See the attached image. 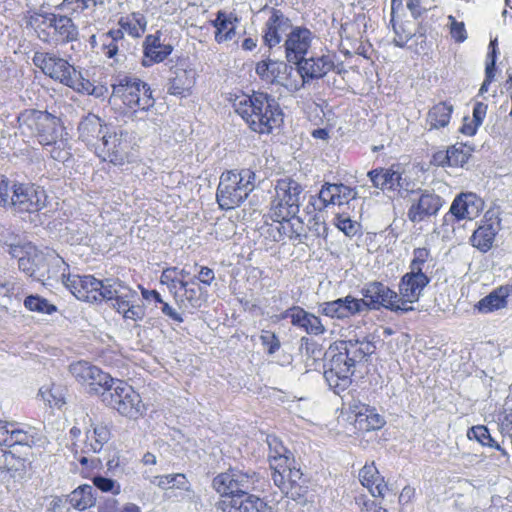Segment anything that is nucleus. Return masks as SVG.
<instances>
[{
    "label": "nucleus",
    "mask_w": 512,
    "mask_h": 512,
    "mask_svg": "<svg viewBox=\"0 0 512 512\" xmlns=\"http://www.w3.org/2000/svg\"><path fill=\"white\" fill-rule=\"evenodd\" d=\"M374 351L375 345L366 338L341 341L335 347H330L328 369L324 372L330 388L336 394L345 391L351 384L355 364Z\"/></svg>",
    "instance_id": "obj_1"
},
{
    "label": "nucleus",
    "mask_w": 512,
    "mask_h": 512,
    "mask_svg": "<svg viewBox=\"0 0 512 512\" xmlns=\"http://www.w3.org/2000/svg\"><path fill=\"white\" fill-rule=\"evenodd\" d=\"M229 101L234 111L256 133L269 134L283 122L278 102L267 93L257 92L249 95L239 92L231 94Z\"/></svg>",
    "instance_id": "obj_2"
},
{
    "label": "nucleus",
    "mask_w": 512,
    "mask_h": 512,
    "mask_svg": "<svg viewBox=\"0 0 512 512\" xmlns=\"http://www.w3.org/2000/svg\"><path fill=\"white\" fill-rule=\"evenodd\" d=\"M0 245L14 258H18L19 269L36 281L60 279L68 271V265L54 251L43 252L31 243L20 245L5 239L0 234Z\"/></svg>",
    "instance_id": "obj_3"
},
{
    "label": "nucleus",
    "mask_w": 512,
    "mask_h": 512,
    "mask_svg": "<svg viewBox=\"0 0 512 512\" xmlns=\"http://www.w3.org/2000/svg\"><path fill=\"white\" fill-rule=\"evenodd\" d=\"M33 63L51 79L77 92L91 94L94 89L92 83L83 78L81 72L56 54L36 52L33 56Z\"/></svg>",
    "instance_id": "obj_4"
},
{
    "label": "nucleus",
    "mask_w": 512,
    "mask_h": 512,
    "mask_svg": "<svg viewBox=\"0 0 512 512\" xmlns=\"http://www.w3.org/2000/svg\"><path fill=\"white\" fill-rule=\"evenodd\" d=\"M255 188V173L250 169L223 172L217 187L216 199L221 209L240 206Z\"/></svg>",
    "instance_id": "obj_5"
},
{
    "label": "nucleus",
    "mask_w": 512,
    "mask_h": 512,
    "mask_svg": "<svg viewBox=\"0 0 512 512\" xmlns=\"http://www.w3.org/2000/svg\"><path fill=\"white\" fill-rule=\"evenodd\" d=\"M18 122L21 134L36 137L43 146L63 135L60 119L47 112L26 110L19 115Z\"/></svg>",
    "instance_id": "obj_6"
},
{
    "label": "nucleus",
    "mask_w": 512,
    "mask_h": 512,
    "mask_svg": "<svg viewBox=\"0 0 512 512\" xmlns=\"http://www.w3.org/2000/svg\"><path fill=\"white\" fill-rule=\"evenodd\" d=\"M112 97L119 98L134 112L148 111L155 104L150 86L135 77L123 76L112 84Z\"/></svg>",
    "instance_id": "obj_7"
},
{
    "label": "nucleus",
    "mask_w": 512,
    "mask_h": 512,
    "mask_svg": "<svg viewBox=\"0 0 512 512\" xmlns=\"http://www.w3.org/2000/svg\"><path fill=\"white\" fill-rule=\"evenodd\" d=\"M102 401L121 415L131 419H137L145 412L140 395L132 386L119 379H114L109 389L102 393Z\"/></svg>",
    "instance_id": "obj_8"
},
{
    "label": "nucleus",
    "mask_w": 512,
    "mask_h": 512,
    "mask_svg": "<svg viewBox=\"0 0 512 512\" xmlns=\"http://www.w3.org/2000/svg\"><path fill=\"white\" fill-rule=\"evenodd\" d=\"M301 185L291 179H279L275 185V195L271 201L269 217L285 218L295 216L302 198Z\"/></svg>",
    "instance_id": "obj_9"
},
{
    "label": "nucleus",
    "mask_w": 512,
    "mask_h": 512,
    "mask_svg": "<svg viewBox=\"0 0 512 512\" xmlns=\"http://www.w3.org/2000/svg\"><path fill=\"white\" fill-rule=\"evenodd\" d=\"M59 280L78 300L91 303L104 300L112 283V280L101 281L92 275L71 274L69 270L62 273Z\"/></svg>",
    "instance_id": "obj_10"
},
{
    "label": "nucleus",
    "mask_w": 512,
    "mask_h": 512,
    "mask_svg": "<svg viewBox=\"0 0 512 512\" xmlns=\"http://www.w3.org/2000/svg\"><path fill=\"white\" fill-rule=\"evenodd\" d=\"M127 132L106 130L94 152L103 161L122 166L130 161V144Z\"/></svg>",
    "instance_id": "obj_11"
},
{
    "label": "nucleus",
    "mask_w": 512,
    "mask_h": 512,
    "mask_svg": "<svg viewBox=\"0 0 512 512\" xmlns=\"http://www.w3.org/2000/svg\"><path fill=\"white\" fill-rule=\"evenodd\" d=\"M257 482L258 477L254 472L229 469L218 474L213 479L212 485L220 495L238 498L246 495L249 490H253Z\"/></svg>",
    "instance_id": "obj_12"
},
{
    "label": "nucleus",
    "mask_w": 512,
    "mask_h": 512,
    "mask_svg": "<svg viewBox=\"0 0 512 512\" xmlns=\"http://www.w3.org/2000/svg\"><path fill=\"white\" fill-rule=\"evenodd\" d=\"M104 300H114L113 307L123 314L125 319L137 321L145 315L144 308L137 303L139 301L137 292L118 281L112 280Z\"/></svg>",
    "instance_id": "obj_13"
},
{
    "label": "nucleus",
    "mask_w": 512,
    "mask_h": 512,
    "mask_svg": "<svg viewBox=\"0 0 512 512\" xmlns=\"http://www.w3.org/2000/svg\"><path fill=\"white\" fill-rule=\"evenodd\" d=\"M72 376L90 392L101 394L109 389L114 379L100 368L86 361H78L69 366Z\"/></svg>",
    "instance_id": "obj_14"
},
{
    "label": "nucleus",
    "mask_w": 512,
    "mask_h": 512,
    "mask_svg": "<svg viewBox=\"0 0 512 512\" xmlns=\"http://www.w3.org/2000/svg\"><path fill=\"white\" fill-rule=\"evenodd\" d=\"M366 301L367 309H379L384 307L395 313H407V308L399 305L398 294L381 282H370L361 290Z\"/></svg>",
    "instance_id": "obj_15"
},
{
    "label": "nucleus",
    "mask_w": 512,
    "mask_h": 512,
    "mask_svg": "<svg viewBox=\"0 0 512 512\" xmlns=\"http://www.w3.org/2000/svg\"><path fill=\"white\" fill-rule=\"evenodd\" d=\"M31 22L39 27L52 29L51 33L57 42H70L77 39L78 29L72 19L64 15L53 13H35L31 16Z\"/></svg>",
    "instance_id": "obj_16"
},
{
    "label": "nucleus",
    "mask_w": 512,
    "mask_h": 512,
    "mask_svg": "<svg viewBox=\"0 0 512 512\" xmlns=\"http://www.w3.org/2000/svg\"><path fill=\"white\" fill-rule=\"evenodd\" d=\"M429 282L430 278L426 273L409 271L404 274L399 283V293H397L400 307L407 308L408 312L413 311V304L419 300Z\"/></svg>",
    "instance_id": "obj_17"
},
{
    "label": "nucleus",
    "mask_w": 512,
    "mask_h": 512,
    "mask_svg": "<svg viewBox=\"0 0 512 512\" xmlns=\"http://www.w3.org/2000/svg\"><path fill=\"white\" fill-rule=\"evenodd\" d=\"M314 39L315 36L309 29L301 26L293 27L284 43L287 61L293 64L300 62L312 47Z\"/></svg>",
    "instance_id": "obj_18"
},
{
    "label": "nucleus",
    "mask_w": 512,
    "mask_h": 512,
    "mask_svg": "<svg viewBox=\"0 0 512 512\" xmlns=\"http://www.w3.org/2000/svg\"><path fill=\"white\" fill-rule=\"evenodd\" d=\"M263 11L268 13L263 39L265 44L272 48L280 44L283 36H287L293 26L291 20L281 10L265 6Z\"/></svg>",
    "instance_id": "obj_19"
},
{
    "label": "nucleus",
    "mask_w": 512,
    "mask_h": 512,
    "mask_svg": "<svg viewBox=\"0 0 512 512\" xmlns=\"http://www.w3.org/2000/svg\"><path fill=\"white\" fill-rule=\"evenodd\" d=\"M270 218L273 222L262 227V234L266 239H269L273 242H282L286 239H300L303 226L298 218H295L294 216L285 218Z\"/></svg>",
    "instance_id": "obj_20"
},
{
    "label": "nucleus",
    "mask_w": 512,
    "mask_h": 512,
    "mask_svg": "<svg viewBox=\"0 0 512 512\" xmlns=\"http://www.w3.org/2000/svg\"><path fill=\"white\" fill-rule=\"evenodd\" d=\"M45 200V193L39 187L25 184L13 185V194L9 195L8 206H14L20 211H38Z\"/></svg>",
    "instance_id": "obj_21"
},
{
    "label": "nucleus",
    "mask_w": 512,
    "mask_h": 512,
    "mask_svg": "<svg viewBox=\"0 0 512 512\" xmlns=\"http://www.w3.org/2000/svg\"><path fill=\"white\" fill-rule=\"evenodd\" d=\"M442 206L443 200L440 196L424 191L417 200L413 201L407 216L411 222L419 223L436 215Z\"/></svg>",
    "instance_id": "obj_22"
},
{
    "label": "nucleus",
    "mask_w": 512,
    "mask_h": 512,
    "mask_svg": "<svg viewBox=\"0 0 512 512\" xmlns=\"http://www.w3.org/2000/svg\"><path fill=\"white\" fill-rule=\"evenodd\" d=\"M283 318H289L291 324L307 334L318 336L325 333L326 328L321 319L299 306H293L287 309Z\"/></svg>",
    "instance_id": "obj_23"
},
{
    "label": "nucleus",
    "mask_w": 512,
    "mask_h": 512,
    "mask_svg": "<svg viewBox=\"0 0 512 512\" xmlns=\"http://www.w3.org/2000/svg\"><path fill=\"white\" fill-rule=\"evenodd\" d=\"M484 202L475 193H461L453 200L450 213L458 220H472L483 210Z\"/></svg>",
    "instance_id": "obj_24"
},
{
    "label": "nucleus",
    "mask_w": 512,
    "mask_h": 512,
    "mask_svg": "<svg viewBox=\"0 0 512 512\" xmlns=\"http://www.w3.org/2000/svg\"><path fill=\"white\" fill-rule=\"evenodd\" d=\"M222 512H273L263 499L258 496L246 494L238 498H228L218 504Z\"/></svg>",
    "instance_id": "obj_25"
},
{
    "label": "nucleus",
    "mask_w": 512,
    "mask_h": 512,
    "mask_svg": "<svg viewBox=\"0 0 512 512\" xmlns=\"http://www.w3.org/2000/svg\"><path fill=\"white\" fill-rule=\"evenodd\" d=\"M350 413L354 415L355 427L360 431L378 430L383 427L385 420L376 413L374 408L353 400L349 404Z\"/></svg>",
    "instance_id": "obj_26"
},
{
    "label": "nucleus",
    "mask_w": 512,
    "mask_h": 512,
    "mask_svg": "<svg viewBox=\"0 0 512 512\" xmlns=\"http://www.w3.org/2000/svg\"><path fill=\"white\" fill-rule=\"evenodd\" d=\"M298 72L302 78V84L305 83L306 79L322 78L334 67V61L330 55H322L320 57H311L306 59L305 57L297 62ZM300 86H296L295 89H299Z\"/></svg>",
    "instance_id": "obj_27"
},
{
    "label": "nucleus",
    "mask_w": 512,
    "mask_h": 512,
    "mask_svg": "<svg viewBox=\"0 0 512 512\" xmlns=\"http://www.w3.org/2000/svg\"><path fill=\"white\" fill-rule=\"evenodd\" d=\"M356 194L354 189L342 183H325L322 185L318 197L323 207H328L329 205L341 206L355 199Z\"/></svg>",
    "instance_id": "obj_28"
},
{
    "label": "nucleus",
    "mask_w": 512,
    "mask_h": 512,
    "mask_svg": "<svg viewBox=\"0 0 512 512\" xmlns=\"http://www.w3.org/2000/svg\"><path fill=\"white\" fill-rule=\"evenodd\" d=\"M109 130L104 122L95 114H88L78 125V138L88 147L95 150L101 136Z\"/></svg>",
    "instance_id": "obj_29"
},
{
    "label": "nucleus",
    "mask_w": 512,
    "mask_h": 512,
    "mask_svg": "<svg viewBox=\"0 0 512 512\" xmlns=\"http://www.w3.org/2000/svg\"><path fill=\"white\" fill-rule=\"evenodd\" d=\"M144 478L162 490H178L185 493L189 498H191L193 494L191 483L183 473H172L157 476L144 474Z\"/></svg>",
    "instance_id": "obj_30"
},
{
    "label": "nucleus",
    "mask_w": 512,
    "mask_h": 512,
    "mask_svg": "<svg viewBox=\"0 0 512 512\" xmlns=\"http://www.w3.org/2000/svg\"><path fill=\"white\" fill-rule=\"evenodd\" d=\"M489 214L490 212L486 213V222L479 226L471 237L472 245L482 252H487L492 247L500 226L497 218L495 220H492V217L487 218Z\"/></svg>",
    "instance_id": "obj_31"
},
{
    "label": "nucleus",
    "mask_w": 512,
    "mask_h": 512,
    "mask_svg": "<svg viewBox=\"0 0 512 512\" xmlns=\"http://www.w3.org/2000/svg\"><path fill=\"white\" fill-rule=\"evenodd\" d=\"M172 52L170 45L162 44L157 35H148L144 41V58L142 64L145 67L165 60Z\"/></svg>",
    "instance_id": "obj_32"
},
{
    "label": "nucleus",
    "mask_w": 512,
    "mask_h": 512,
    "mask_svg": "<svg viewBox=\"0 0 512 512\" xmlns=\"http://www.w3.org/2000/svg\"><path fill=\"white\" fill-rule=\"evenodd\" d=\"M368 176L373 186L381 190L396 191L403 187L401 173L391 168L372 170Z\"/></svg>",
    "instance_id": "obj_33"
},
{
    "label": "nucleus",
    "mask_w": 512,
    "mask_h": 512,
    "mask_svg": "<svg viewBox=\"0 0 512 512\" xmlns=\"http://www.w3.org/2000/svg\"><path fill=\"white\" fill-rule=\"evenodd\" d=\"M237 23L238 19L233 13L219 11L216 19L212 21L216 29L215 41L220 44L233 40L236 35Z\"/></svg>",
    "instance_id": "obj_34"
},
{
    "label": "nucleus",
    "mask_w": 512,
    "mask_h": 512,
    "mask_svg": "<svg viewBox=\"0 0 512 512\" xmlns=\"http://www.w3.org/2000/svg\"><path fill=\"white\" fill-rule=\"evenodd\" d=\"M291 69L283 61L262 60L256 64V74L268 83H282L284 74Z\"/></svg>",
    "instance_id": "obj_35"
},
{
    "label": "nucleus",
    "mask_w": 512,
    "mask_h": 512,
    "mask_svg": "<svg viewBox=\"0 0 512 512\" xmlns=\"http://www.w3.org/2000/svg\"><path fill=\"white\" fill-rule=\"evenodd\" d=\"M359 479L373 496H383L386 484L373 463L365 465L359 472Z\"/></svg>",
    "instance_id": "obj_36"
},
{
    "label": "nucleus",
    "mask_w": 512,
    "mask_h": 512,
    "mask_svg": "<svg viewBox=\"0 0 512 512\" xmlns=\"http://www.w3.org/2000/svg\"><path fill=\"white\" fill-rule=\"evenodd\" d=\"M195 84V73L192 70L177 69L170 80L168 92L176 96H186Z\"/></svg>",
    "instance_id": "obj_37"
},
{
    "label": "nucleus",
    "mask_w": 512,
    "mask_h": 512,
    "mask_svg": "<svg viewBox=\"0 0 512 512\" xmlns=\"http://www.w3.org/2000/svg\"><path fill=\"white\" fill-rule=\"evenodd\" d=\"M110 439V431L103 424H95L92 429L86 431L84 453H98Z\"/></svg>",
    "instance_id": "obj_38"
},
{
    "label": "nucleus",
    "mask_w": 512,
    "mask_h": 512,
    "mask_svg": "<svg viewBox=\"0 0 512 512\" xmlns=\"http://www.w3.org/2000/svg\"><path fill=\"white\" fill-rule=\"evenodd\" d=\"M467 437L470 440H476L483 446L493 447L497 451H501V463L508 464L509 463V454L507 451L501 447L490 435L488 428L484 425L473 426L468 429Z\"/></svg>",
    "instance_id": "obj_39"
},
{
    "label": "nucleus",
    "mask_w": 512,
    "mask_h": 512,
    "mask_svg": "<svg viewBox=\"0 0 512 512\" xmlns=\"http://www.w3.org/2000/svg\"><path fill=\"white\" fill-rule=\"evenodd\" d=\"M453 105L448 102H440L434 105L428 112L427 124L429 129L446 127L451 119Z\"/></svg>",
    "instance_id": "obj_40"
},
{
    "label": "nucleus",
    "mask_w": 512,
    "mask_h": 512,
    "mask_svg": "<svg viewBox=\"0 0 512 512\" xmlns=\"http://www.w3.org/2000/svg\"><path fill=\"white\" fill-rule=\"evenodd\" d=\"M267 444L269 447V462L271 469H281L284 465H288L290 458L288 450L283 446L282 442L275 436L267 437Z\"/></svg>",
    "instance_id": "obj_41"
},
{
    "label": "nucleus",
    "mask_w": 512,
    "mask_h": 512,
    "mask_svg": "<svg viewBox=\"0 0 512 512\" xmlns=\"http://www.w3.org/2000/svg\"><path fill=\"white\" fill-rule=\"evenodd\" d=\"M509 296V288L508 287H499L489 295L481 299L477 308L479 311L483 313L492 312L494 310H498L506 306V299Z\"/></svg>",
    "instance_id": "obj_42"
},
{
    "label": "nucleus",
    "mask_w": 512,
    "mask_h": 512,
    "mask_svg": "<svg viewBox=\"0 0 512 512\" xmlns=\"http://www.w3.org/2000/svg\"><path fill=\"white\" fill-rule=\"evenodd\" d=\"M68 501L73 508L80 511L92 507L95 503L93 487L87 484L77 487L69 494Z\"/></svg>",
    "instance_id": "obj_43"
},
{
    "label": "nucleus",
    "mask_w": 512,
    "mask_h": 512,
    "mask_svg": "<svg viewBox=\"0 0 512 512\" xmlns=\"http://www.w3.org/2000/svg\"><path fill=\"white\" fill-rule=\"evenodd\" d=\"M118 25L128 35L138 38L144 34L147 21L144 15L140 13H132L121 17L118 21Z\"/></svg>",
    "instance_id": "obj_44"
},
{
    "label": "nucleus",
    "mask_w": 512,
    "mask_h": 512,
    "mask_svg": "<svg viewBox=\"0 0 512 512\" xmlns=\"http://www.w3.org/2000/svg\"><path fill=\"white\" fill-rule=\"evenodd\" d=\"M38 396L50 407L60 408L65 403L64 389L59 385H43Z\"/></svg>",
    "instance_id": "obj_45"
},
{
    "label": "nucleus",
    "mask_w": 512,
    "mask_h": 512,
    "mask_svg": "<svg viewBox=\"0 0 512 512\" xmlns=\"http://www.w3.org/2000/svg\"><path fill=\"white\" fill-rule=\"evenodd\" d=\"M36 441V432L34 429L29 428L28 430H24L18 428L16 424H12L8 440L9 447L15 445L32 447L36 443Z\"/></svg>",
    "instance_id": "obj_46"
},
{
    "label": "nucleus",
    "mask_w": 512,
    "mask_h": 512,
    "mask_svg": "<svg viewBox=\"0 0 512 512\" xmlns=\"http://www.w3.org/2000/svg\"><path fill=\"white\" fill-rule=\"evenodd\" d=\"M433 261L431 252L425 247L416 248L413 250L412 259L409 269L415 273H426Z\"/></svg>",
    "instance_id": "obj_47"
},
{
    "label": "nucleus",
    "mask_w": 512,
    "mask_h": 512,
    "mask_svg": "<svg viewBox=\"0 0 512 512\" xmlns=\"http://www.w3.org/2000/svg\"><path fill=\"white\" fill-rule=\"evenodd\" d=\"M24 306L29 311L43 314H52L56 311V307L53 304L38 295H30L26 297L24 300Z\"/></svg>",
    "instance_id": "obj_48"
},
{
    "label": "nucleus",
    "mask_w": 512,
    "mask_h": 512,
    "mask_svg": "<svg viewBox=\"0 0 512 512\" xmlns=\"http://www.w3.org/2000/svg\"><path fill=\"white\" fill-rule=\"evenodd\" d=\"M334 225L348 237H354L360 232L359 222L352 220L345 213H338L334 218Z\"/></svg>",
    "instance_id": "obj_49"
},
{
    "label": "nucleus",
    "mask_w": 512,
    "mask_h": 512,
    "mask_svg": "<svg viewBox=\"0 0 512 512\" xmlns=\"http://www.w3.org/2000/svg\"><path fill=\"white\" fill-rule=\"evenodd\" d=\"M46 146L50 148L49 149L50 156L56 161L64 163L71 156L70 148L68 146V141L66 138L63 137V135L61 137L57 138V140L55 142L48 144Z\"/></svg>",
    "instance_id": "obj_50"
},
{
    "label": "nucleus",
    "mask_w": 512,
    "mask_h": 512,
    "mask_svg": "<svg viewBox=\"0 0 512 512\" xmlns=\"http://www.w3.org/2000/svg\"><path fill=\"white\" fill-rule=\"evenodd\" d=\"M92 482L101 492L111 493L113 495H118L121 492L120 483L111 478H107L102 475H94L92 477Z\"/></svg>",
    "instance_id": "obj_51"
},
{
    "label": "nucleus",
    "mask_w": 512,
    "mask_h": 512,
    "mask_svg": "<svg viewBox=\"0 0 512 512\" xmlns=\"http://www.w3.org/2000/svg\"><path fill=\"white\" fill-rule=\"evenodd\" d=\"M344 298H339L334 301L325 302L322 304L321 312L322 314L331 317V318H346L345 315V307H344Z\"/></svg>",
    "instance_id": "obj_52"
},
{
    "label": "nucleus",
    "mask_w": 512,
    "mask_h": 512,
    "mask_svg": "<svg viewBox=\"0 0 512 512\" xmlns=\"http://www.w3.org/2000/svg\"><path fill=\"white\" fill-rule=\"evenodd\" d=\"M100 0H63L60 8L71 12H82L95 7Z\"/></svg>",
    "instance_id": "obj_53"
},
{
    "label": "nucleus",
    "mask_w": 512,
    "mask_h": 512,
    "mask_svg": "<svg viewBox=\"0 0 512 512\" xmlns=\"http://www.w3.org/2000/svg\"><path fill=\"white\" fill-rule=\"evenodd\" d=\"M274 484L285 494H289L291 487L288 479V465L281 469H271Z\"/></svg>",
    "instance_id": "obj_54"
},
{
    "label": "nucleus",
    "mask_w": 512,
    "mask_h": 512,
    "mask_svg": "<svg viewBox=\"0 0 512 512\" xmlns=\"http://www.w3.org/2000/svg\"><path fill=\"white\" fill-rule=\"evenodd\" d=\"M495 42H496V40L491 41V43H490V46L492 47V51H491V53L488 54V59H490V61L487 62V64H486V69H485L486 78L479 90L480 94H483L488 91V86L494 77L495 57H496Z\"/></svg>",
    "instance_id": "obj_55"
},
{
    "label": "nucleus",
    "mask_w": 512,
    "mask_h": 512,
    "mask_svg": "<svg viewBox=\"0 0 512 512\" xmlns=\"http://www.w3.org/2000/svg\"><path fill=\"white\" fill-rule=\"evenodd\" d=\"M179 287L184 291L181 299L182 302L187 301L192 307L199 306L200 299L198 294L200 288L189 287V281H183V279L179 280Z\"/></svg>",
    "instance_id": "obj_56"
},
{
    "label": "nucleus",
    "mask_w": 512,
    "mask_h": 512,
    "mask_svg": "<svg viewBox=\"0 0 512 512\" xmlns=\"http://www.w3.org/2000/svg\"><path fill=\"white\" fill-rule=\"evenodd\" d=\"M179 277L177 275V268L170 267L163 270L160 276V282L162 284L167 285L170 292L174 293L175 297L177 296V285H179Z\"/></svg>",
    "instance_id": "obj_57"
},
{
    "label": "nucleus",
    "mask_w": 512,
    "mask_h": 512,
    "mask_svg": "<svg viewBox=\"0 0 512 512\" xmlns=\"http://www.w3.org/2000/svg\"><path fill=\"white\" fill-rule=\"evenodd\" d=\"M344 307H345V315L346 318L357 313H360L364 310H367L365 299H356L352 296L344 297Z\"/></svg>",
    "instance_id": "obj_58"
},
{
    "label": "nucleus",
    "mask_w": 512,
    "mask_h": 512,
    "mask_svg": "<svg viewBox=\"0 0 512 512\" xmlns=\"http://www.w3.org/2000/svg\"><path fill=\"white\" fill-rule=\"evenodd\" d=\"M469 154L462 147L448 148V166H463L469 159Z\"/></svg>",
    "instance_id": "obj_59"
},
{
    "label": "nucleus",
    "mask_w": 512,
    "mask_h": 512,
    "mask_svg": "<svg viewBox=\"0 0 512 512\" xmlns=\"http://www.w3.org/2000/svg\"><path fill=\"white\" fill-rule=\"evenodd\" d=\"M393 24V30L395 33V37L393 38V42L398 47H404L405 44L412 37V31L407 30L402 24H397L394 22V19H391Z\"/></svg>",
    "instance_id": "obj_60"
},
{
    "label": "nucleus",
    "mask_w": 512,
    "mask_h": 512,
    "mask_svg": "<svg viewBox=\"0 0 512 512\" xmlns=\"http://www.w3.org/2000/svg\"><path fill=\"white\" fill-rule=\"evenodd\" d=\"M450 25V33L457 42H463L467 38L465 25L463 22H458L455 17L448 16Z\"/></svg>",
    "instance_id": "obj_61"
},
{
    "label": "nucleus",
    "mask_w": 512,
    "mask_h": 512,
    "mask_svg": "<svg viewBox=\"0 0 512 512\" xmlns=\"http://www.w3.org/2000/svg\"><path fill=\"white\" fill-rule=\"evenodd\" d=\"M260 340L269 354H274L280 348L279 339L270 331H264L260 336Z\"/></svg>",
    "instance_id": "obj_62"
},
{
    "label": "nucleus",
    "mask_w": 512,
    "mask_h": 512,
    "mask_svg": "<svg viewBox=\"0 0 512 512\" xmlns=\"http://www.w3.org/2000/svg\"><path fill=\"white\" fill-rule=\"evenodd\" d=\"M486 113H487V105L482 102H477L473 108V117H472L473 122L476 123V125H478L480 127L484 121Z\"/></svg>",
    "instance_id": "obj_63"
},
{
    "label": "nucleus",
    "mask_w": 512,
    "mask_h": 512,
    "mask_svg": "<svg viewBox=\"0 0 512 512\" xmlns=\"http://www.w3.org/2000/svg\"><path fill=\"white\" fill-rule=\"evenodd\" d=\"M406 6L414 18L420 17L428 8L422 6L421 0H407Z\"/></svg>",
    "instance_id": "obj_64"
}]
</instances>
